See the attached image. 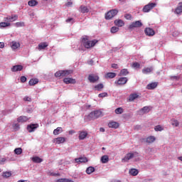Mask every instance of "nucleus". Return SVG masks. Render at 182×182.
Returning <instances> with one entry per match:
<instances>
[{
    "label": "nucleus",
    "instance_id": "nucleus-1",
    "mask_svg": "<svg viewBox=\"0 0 182 182\" xmlns=\"http://www.w3.org/2000/svg\"><path fill=\"white\" fill-rule=\"evenodd\" d=\"M98 41L95 39L92 41H88L87 37H83L82 38V43L84 45L85 48L87 49H90V48H93L96 43H97Z\"/></svg>",
    "mask_w": 182,
    "mask_h": 182
},
{
    "label": "nucleus",
    "instance_id": "nucleus-2",
    "mask_svg": "<svg viewBox=\"0 0 182 182\" xmlns=\"http://www.w3.org/2000/svg\"><path fill=\"white\" fill-rule=\"evenodd\" d=\"M99 117H102V111L100 110L91 112L88 116H87V119H88L89 121L95 120V119H99Z\"/></svg>",
    "mask_w": 182,
    "mask_h": 182
},
{
    "label": "nucleus",
    "instance_id": "nucleus-3",
    "mask_svg": "<svg viewBox=\"0 0 182 182\" xmlns=\"http://www.w3.org/2000/svg\"><path fill=\"white\" fill-rule=\"evenodd\" d=\"M72 73V70H59L57 71L55 73V77H65L66 76H69Z\"/></svg>",
    "mask_w": 182,
    "mask_h": 182
},
{
    "label": "nucleus",
    "instance_id": "nucleus-4",
    "mask_svg": "<svg viewBox=\"0 0 182 182\" xmlns=\"http://www.w3.org/2000/svg\"><path fill=\"white\" fill-rule=\"evenodd\" d=\"M117 14H119V10L117 9L110 10L107 14H105V19L107 20L112 19V18H114V16H116Z\"/></svg>",
    "mask_w": 182,
    "mask_h": 182
},
{
    "label": "nucleus",
    "instance_id": "nucleus-5",
    "mask_svg": "<svg viewBox=\"0 0 182 182\" xmlns=\"http://www.w3.org/2000/svg\"><path fill=\"white\" fill-rule=\"evenodd\" d=\"M135 157H139V153L133 152L127 154L124 159H122L123 162L129 161V160H132V159H134Z\"/></svg>",
    "mask_w": 182,
    "mask_h": 182
},
{
    "label": "nucleus",
    "instance_id": "nucleus-6",
    "mask_svg": "<svg viewBox=\"0 0 182 182\" xmlns=\"http://www.w3.org/2000/svg\"><path fill=\"white\" fill-rule=\"evenodd\" d=\"M156 6H157V4L156 3H149L144 6L142 11L144 13L150 12L151 9L156 8Z\"/></svg>",
    "mask_w": 182,
    "mask_h": 182
},
{
    "label": "nucleus",
    "instance_id": "nucleus-7",
    "mask_svg": "<svg viewBox=\"0 0 182 182\" xmlns=\"http://www.w3.org/2000/svg\"><path fill=\"white\" fill-rule=\"evenodd\" d=\"M141 26H143V23H141V21H136L129 26V29H134V28H141Z\"/></svg>",
    "mask_w": 182,
    "mask_h": 182
},
{
    "label": "nucleus",
    "instance_id": "nucleus-8",
    "mask_svg": "<svg viewBox=\"0 0 182 182\" xmlns=\"http://www.w3.org/2000/svg\"><path fill=\"white\" fill-rule=\"evenodd\" d=\"M38 127H39L38 124H31L27 126V130L28 133H33Z\"/></svg>",
    "mask_w": 182,
    "mask_h": 182
},
{
    "label": "nucleus",
    "instance_id": "nucleus-9",
    "mask_svg": "<svg viewBox=\"0 0 182 182\" xmlns=\"http://www.w3.org/2000/svg\"><path fill=\"white\" fill-rule=\"evenodd\" d=\"M144 33L146 36H154L156 35V32L151 28H146L144 29Z\"/></svg>",
    "mask_w": 182,
    "mask_h": 182
},
{
    "label": "nucleus",
    "instance_id": "nucleus-10",
    "mask_svg": "<svg viewBox=\"0 0 182 182\" xmlns=\"http://www.w3.org/2000/svg\"><path fill=\"white\" fill-rule=\"evenodd\" d=\"M88 80H90V83H96V82L99 80V76L94 74H90L88 76Z\"/></svg>",
    "mask_w": 182,
    "mask_h": 182
},
{
    "label": "nucleus",
    "instance_id": "nucleus-11",
    "mask_svg": "<svg viewBox=\"0 0 182 182\" xmlns=\"http://www.w3.org/2000/svg\"><path fill=\"white\" fill-rule=\"evenodd\" d=\"M66 141V138L65 137H58L54 139V142L56 143V144H62L63 143H65Z\"/></svg>",
    "mask_w": 182,
    "mask_h": 182
},
{
    "label": "nucleus",
    "instance_id": "nucleus-12",
    "mask_svg": "<svg viewBox=\"0 0 182 182\" xmlns=\"http://www.w3.org/2000/svg\"><path fill=\"white\" fill-rule=\"evenodd\" d=\"M129 80V79H127V77H120L118 81H117V83L118 85H126L127 83V81Z\"/></svg>",
    "mask_w": 182,
    "mask_h": 182
},
{
    "label": "nucleus",
    "instance_id": "nucleus-13",
    "mask_svg": "<svg viewBox=\"0 0 182 182\" xmlns=\"http://www.w3.org/2000/svg\"><path fill=\"white\" fill-rule=\"evenodd\" d=\"M144 141H145V143H149V144L151 143H154V141H156V137L150 136L146 139H144Z\"/></svg>",
    "mask_w": 182,
    "mask_h": 182
},
{
    "label": "nucleus",
    "instance_id": "nucleus-14",
    "mask_svg": "<svg viewBox=\"0 0 182 182\" xmlns=\"http://www.w3.org/2000/svg\"><path fill=\"white\" fill-rule=\"evenodd\" d=\"M22 69H23V66H22L21 65H17L13 66V68H11V71L12 72H21V70H22Z\"/></svg>",
    "mask_w": 182,
    "mask_h": 182
},
{
    "label": "nucleus",
    "instance_id": "nucleus-15",
    "mask_svg": "<svg viewBox=\"0 0 182 182\" xmlns=\"http://www.w3.org/2000/svg\"><path fill=\"white\" fill-rule=\"evenodd\" d=\"M153 70H154L153 67L144 68L142 69V73H144V75H148V73H151Z\"/></svg>",
    "mask_w": 182,
    "mask_h": 182
},
{
    "label": "nucleus",
    "instance_id": "nucleus-16",
    "mask_svg": "<svg viewBox=\"0 0 182 182\" xmlns=\"http://www.w3.org/2000/svg\"><path fill=\"white\" fill-rule=\"evenodd\" d=\"M108 127L111 129H117L119 127V123L112 121L108 124Z\"/></svg>",
    "mask_w": 182,
    "mask_h": 182
},
{
    "label": "nucleus",
    "instance_id": "nucleus-17",
    "mask_svg": "<svg viewBox=\"0 0 182 182\" xmlns=\"http://www.w3.org/2000/svg\"><path fill=\"white\" fill-rule=\"evenodd\" d=\"M157 82L149 83L146 85V89H148V90H153V89H156V87H157Z\"/></svg>",
    "mask_w": 182,
    "mask_h": 182
},
{
    "label": "nucleus",
    "instance_id": "nucleus-18",
    "mask_svg": "<svg viewBox=\"0 0 182 182\" xmlns=\"http://www.w3.org/2000/svg\"><path fill=\"white\" fill-rule=\"evenodd\" d=\"M63 82H64V83H65V85H69L70 83H72V84L76 83V80L75 79L69 78V77L68 78H64Z\"/></svg>",
    "mask_w": 182,
    "mask_h": 182
},
{
    "label": "nucleus",
    "instance_id": "nucleus-19",
    "mask_svg": "<svg viewBox=\"0 0 182 182\" xmlns=\"http://www.w3.org/2000/svg\"><path fill=\"white\" fill-rule=\"evenodd\" d=\"M28 120H29V118H28L26 116H20L17 119V122H18V123H23L25 122H28Z\"/></svg>",
    "mask_w": 182,
    "mask_h": 182
},
{
    "label": "nucleus",
    "instance_id": "nucleus-20",
    "mask_svg": "<svg viewBox=\"0 0 182 182\" xmlns=\"http://www.w3.org/2000/svg\"><path fill=\"white\" fill-rule=\"evenodd\" d=\"M19 46H21V44L16 41H13L11 43V49H13V50L18 49V48H19Z\"/></svg>",
    "mask_w": 182,
    "mask_h": 182
},
{
    "label": "nucleus",
    "instance_id": "nucleus-21",
    "mask_svg": "<svg viewBox=\"0 0 182 182\" xmlns=\"http://www.w3.org/2000/svg\"><path fill=\"white\" fill-rule=\"evenodd\" d=\"M5 19H6V21H8L9 22H14V21H16V19H18V15L7 16Z\"/></svg>",
    "mask_w": 182,
    "mask_h": 182
},
{
    "label": "nucleus",
    "instance_id": "nucleus-22",
    "mask_svg": "<svg viewBox=\"0 0 182 182\" xmlns=\"http://www.w3.org/2000/svg\"><path fill=\"white\" fill-rule=\"evenodd\" d=\"M76 163H87V158L80 157L75 159Z\"/></svg>",
    "mask_w": 182,
    "mask_h": 182
},
{
    "label": "nucleus",
    "instance_id": "nucleus-23",
    "mask_svg": "<svg viewBox=\"0 0 182 182\" xmlns=\"http://www.w3.org/2000/svg\"><path fill=\"white\" fill-rule=\"evenodd\" d=\"M48 44L46 42L41 43L38 44V50H42L43 49H45L46 48H48Z\"/></svg>",
    "mask_w": 182,
    "mask_h": 182
},
{
    "label": "nucleus",
    "instance_id": "nucleus-24",
    "mask_svg": "<svg viewBox=\"0 0 182 182\" xmlns=\"http://www.w3.org/2000/svg\"><path fill=\"white\" fill-rule=\"evenodd\" d=\"M80 12H81V14H87V12H89V9L87 6L82 5L80 7Z\"/></svg>",
    "mask_w": 182,
    "mask_h": 182
},
{
    "label": "nucleus",
    "instance_id": "nucleus-25",
    "mask_svg": "<svg viewBox=\"0 0 182 182\" xmlns=\"http://www.w3.org/2000/svg\"><path fill=\"white\" fill-rule=\"evenodd\" d=\"M139 98V95L137 93L131 94L129 97V102H133L136 99Z\"/></svg>",
    "mask_w": 182,
    "mask_h": 182
},
{
    "label": "nucleus",
    "instance_id": "nucleus-26",
    "mask_svg": "<svg viewBox=\"0 0 182 182\" xmlns=\"http://www.w3.org/2000/svg\"><path fill=\"white\" fill-rule=\"evenodd\" d=\"M87 137V133L86 132H80L79 139L85 140Z\"/></svg>",
    "mask_w": 182,
    "mask_h": 182
},
{
    "label": "nucleus",
    "instance_id": "nucleus-27",
    "mask_svg": "<svg viewBox=\"0 0 182 182\" xmlns=\"http://www.w3.org/2000/svg\"><path fill=\"white\" fill-rule=\"evenodd\" d=\"M129 173L131 176H136L139 174V170L136 168H131L129 169Z\"/></svg>",
    "mask_w": 182,
    "mask_h": 182
},
{
    "label": "nucleus",
    "instance_id": "nucleus-28",
    "mask_svg": "<svg viewBox=\"0 0 182 182\" xmlns=\"http://www.w3.org/2000/svg\"><path fill=\"white\" fill-rule=\"evenodd\" d=\"M114 24L116 25V26H124V21H123L122 19L115 20Z\"/></svg>",
    "mask_w": 182,
    "mask_h": 182
},
{
    "label": "nucleus",
    "instance_id": "nucleus-29",
    "mask_svg": "<svg viewBox=\"0 0 182 182\" xmlns=\"http://www.w3.org/2000/svg\"><path fill=\"white\" fill-rule=\"evenodd\" d=\"M181 12H182V3H179L178 6L175 10V14H176L177 15H180Z\"/></svg>",
    "mask_w": 182,
    "mask_h": 182
},
{
    "label": "nucleus",
    "instance_id": "nucleus-30",
    "mask_svg": "<svg viewBox=\"0 0 182 182\" xmlns=\"http://www.w3.org/2000/svg\"><path fill=\"white\" fill-rule=\"evenodd\" d=\"M106 79H113L116 77V73H108L105 75Z\"/></svg>",
    "mask_w": 182,
    "mask_h": 182
},
{
    "label": "nucleus",
    "instance_id": "nucleus-31",
    "mask_svg": "<svg viewBox=\"0 0 182 182\" xmlns=\"http://www.w3.org/2000/svg\"><path fill=\"white\" fill-rule=\"evenodd\" d=\"M32 161H33V163H42L43 159H41L39 156H34L32 158Z\"/></svg>",
    "mask_w": 182,
    "mask_h": 182
},
{
    "label": "nucleus",
    "instance_id": "nucleus-32",
    "mask_svg": "<svg viewBox=\"0 0 182 182\" xmlns=\"http://www.w3.org/2000/svg\"><path fill=\"white\" fill-rule=\"evenodd\" d=\"M62 132H63V129H62V127H57L55 129H54L53 134L56 136L60 133H62Z\"/></svg>",
    "mask_w": 182,
    "mask_h": 182
},
{
    "label": "nucleus",
    "instance_id": "nucleus-33",
    "mask_svg": "<svg viewBox=\"0 0 182 182\" xmlns=\"http://www.w3.org/2000/svg\"><path fill=\"white\" fill-rule=\"evenodd\" d=\"M39 82V80L38 79H31L29 81V85L30 86H35V85H36V83H38Z\"/></svg>",
    "mask_w": 182,
    "mask_h": 182
},
{
    "label": "nucleus",
    "instance_id": "nucleus-34",
    "mask_svg": "<svg viewBox=\"0 0 182 182\" xmlns=\"http://www.w3.org/2000/svg\"><path fill=\"white\" fill-rule=\"evenodd\" d=\"M129 75V70L127 69H122L119 73V76H127Z\"/></svg>",
    "mask_w": 182,
    "mask_h": 182
},
{
    "label": "nucleus",
    "instance_id": "nucleus-35",
    "mask_svg": "<svg viewBox=\"0 0 182 182\" xmlns=\"http://www.w3.org/2000/svg\"><path fill=\"white\" fill-rule=\"evenodd\" d=\"M101 161L104 164L109 161V156L107 155H104L101 157Z\"/></svg>",
    "mask_w": 182,
    "mask_h": 182
},
{
    "label": "nucleus",
    "instance_id": "nucleus-36",
    "mask_svg": "<svg viewBox=\"0 0 182 182\" xmlns=\"http://www.w3.org/2000/svg\"><path fill=\"white\" fill-rule=\"evenodd\" d=\"M104 87H105V86L102 83L98 84L95 86V90H98V92H100L102 90V89H103Z\"/></svg>",
    "mask_w": 182,
    "mask_h": 182
},
{
    "label": "nucleus",
    "instance_id": "nucleus-37",
    "mask_svg": "<svg viewBox=\"0 0 182 182\" xmlns=\"http://www.w3.org/2000/svg\"><path fill=\"white\" fill-rule=\"evenodd\" d=\"M95 171V167L90 166L86 169L87 174H92V173H94Z\"/></svg>",
    "mask_w": 182,
    "mask_h": 182
},
{
    "label": "nucleus",
    "instance_id": "nucleus-38",
    "mask_svg": "<svg viewBox=\"0 0 182 182\" xmlns=\"http://www.w3.org/2000/svg\"><path fill=\"white\" fill-rule=\"evenodd\" d=\"M28 4L29 6H36V5H38V1L36 0H31Z\"/></svg>",
    "mask_w": 182,
    "mask_h": 182
},
{
    "label": "nucleus",
    "instance_id": "nucleus-39",
    "mask_svg": "<svg viewBox=\"0 0 182 182\" xmlns=\"http://www.w3.org/2000/svg\"><path fill=\"white\" fill-rule=\"evenodd\" d=\"M171 122L172 126H174L175 127H178V126L180 124V122H178L177 121V119H173L171 120Z\"/></svg>",
    "mask_w": 182,
    "mask_h": 182
},
{
    "label": "nucleus",
    "instance_id": "nucleus-40",
    "mask_svg": "<svg viewBox=\"0 0 182 182\" xmlns=\"http://www.w3.org/2000/svg\"><path fill=\"white\" fill-rule=\"evenodd\" d=\"M11 176H12V172L11 171H6L3 173V177H4L5 178H8L11 177Z\"/></svg>",
    "mask_w": 182,
    "mask_h": 182
},
{
    "label": "nucleus",
    "instance_id": "nucleus-41",
    "mask_svg": "<svg viewBox=\"0 0 182 182\" xmlns=\"http://www.w3.org/2000/svg\"><path fill=\"white\" fill-rule=\"evenodd\" d=\"M155 132H163L164 130V128L161 127V125H157L154 128Z\"/></svg>",
    "mask_w": 182,
    "mask_h": 182
},
{
    "label": "nucleus",
    "instance_id": "nucleus-42",
    "mask_svg": "<svg viewBox=\"0 0 182 182\" xmlns=\"http://www.w3.org/2000/svg\"><path fill=\"white\" fill-rule=\"evenodd\" d=\"M6 26H11V23L6 22L0 23V28H6Z\"/></svg>",
    "mask_w": 182,
    "mask_h": 182
},
{
    "label": "nucleus",
    "instance_id": "nucleus-43",
    "mask_svg": "<svg viewBox=\"0 0 182 182\" xmlns=\"http://www.w3.org/2000/svg\"><path fill=\"white\" fill-rule=\"evenodd\" d=\"M15 154L19 156V154H22V148H16L14 149Z\"/></svg>",
    "mask_w": 182,
    "mask_h": 182
},
{
    "label": "nucleus",
    "instance_id": "nucleus-44",
    "mask_svg": "<svg viewBox=\"0 0 182 182\" xmlns=\"http://www.w3.org/2000/svg\"><path fill=\"white\" fill-rule=\"evenodd\" d=\"M123 112H124V109L122 107H118L115 109L116 114H122Z\"/></svg>",
    "mask_w": 182,
    "mask_h": 182
},
{
    "label": "nucleus",
    "instance_id": "nucleus-45",
    "mask_svg": "<svg viewBox=\"0 0 182 182\" xmlns=\"http://www.w3.org/2000/svg\"><path fill=\"white\" fill-rule=\"evenodd\" d=\"M56 182H73V181L68 178H60L57 180Z\"/></svg>",
    "mask_w": 182,
    "mask_h": 182
},
{
    "label": "nucleus",
    "instance_id": "nucleus-46",
    "mask_svg": "<svg viewBox=\"0 0 182 182\" xmlns=\"http://www.w3.org/2000/svg\"><path fill=\"white\" fill-rule=\"evenodd\" d=\"M141 112H143V113H149V112H150V108L149 107H144L141 108Z\"/></svg>",
    "mask_w": 182,
    "mask_h": 182
},
{
    "label": "nucleus",
    "instance_id": "nucleus-47",
    "mask_svg": "<svg viewBox=\"0 0 182 182\" xmlns=\"http://www.w3.org/2000/svg\"><path fill=\"white\" fill-rule=\"evenodd\" d=\"M116 32H119V28L116 26H113L111 28V33H116Z\"/></svg>",
    "mask_w": 182,
    "mask_h": 182
},
{
    "label": "nucleus",
    "instance_id": "nucleus-48",
    "mask_svg": "<svg viewBox=\"0 0 182 182\" xmlns=\"http://www.w3.org/2000/svg\"><path fill=\"white\" fill-rule=\"evenodd\" d=\"M13 128L17 132V130H18L20 129L19 127V124L16 123V124H13Z\"/></svg>",
    "mask_w": 182,
    "mask_h": 182
},
{
    "label": "nucleus",
    "instance_id": "nucleus-49",
    "mask_svg": "<svg viewBox=\"0 0 182 182\" xmlns=\"http://www.w3.org/2000/svg\"><path fill=\"white\" fill-rule=\"evenodd\" d=\"M65 22L67 23H75V19H73V18H68Z\"/></svg>",
    "mask_w": 182,
    "mask_h": 182
},
{
    "label": "nucleus",
    "instance_id": "nucleus-50",
    "mask_svg": "<svg viewBox=\"0 0 182 182\" xmlns=\"http://www.w3.org/2000/svg\"><path fill=\"white\" fill-rule=\"evenodd\" d=\"M132 68L134 69H139V68H140V64L139 63H134L132 64Z\"/></svg>",
    "mask_w": 182,
    "mask_h": 182
},
{
    "label": "nucleus",
    "instance_id": "nucleus-51",
    "mask_svg": "<svg viewBox=\"0 0 182 182\" xmlns=\"http://www.w3.org/2000/svg\"><path fill=\"white\" fill-rule=\"evenodd\" d=\"M98 97H107V92H102L99 94Z\"/></svg>",
    "mask_w": 182,
    "mask_h": 182
},
{
    "label": "nucleus",
    "instance_id": "nucleus-52",
    "mask_svg": "<svg viewBox=\"0 0 182 182\" xmlns=\"http://www.w3.org/2000/svg\"><path fill=\"white\" fill-rule=\"evenodd\" d=\"M16 26L19 28L20 26H25V23L23 22H17L16 23Z\"/></svg>",
    "mask_w": 182,
    "mask_h": 182
},
{
    "label": "nucleus",
    "instance_id": "nucleus-53",
    "mask_svg": "<svg viewBox=\"0 0 182 182\" xmlns=\"http://www.w3.org/2000/svg\"><path fill=\"white\" fill-rule=\"evenodd\" d=\"M124 18H125V19H127V20H129V21L132 20V16H131V14H125V15H124Z\"/></svg>",
    "mask_w": 182,
    "mask_h": 182
},
{
    "label": "nucleus",
    "instance_id": "nucleus-54",
    "mask_svg": "<svg viewBox=\"0 0 182 182\" xmlns=\"http://www.w3.org/2000/svg\"><path fill=\"white\" fill-rule=\"evenodd\" d=\"M6 161V159H5V158H0V164H5Z\"/></svg>",
    "mask_w": 182,
    "mask_h": 182
},
{
    "label": "nucleus",
    "instance_id": "nucleus-55",
    "mask_svg": "<svg viewBox=\"0 0 182 182\" xmlns=\"http://www.w3.org/2000/svg\"><path fill=\"white\" fill-rule=\"evenodd\" d=\"M10 112H11V110H4L2 112V114H4V116H6V114H9Z\"/></svg>",
    "mask_w": 182,
    "mask_h": 182
},
{
    "label": "nucleus",
    "instance_id": "nucleus-56",
    "mask_svg": "<svg viewBox=\"0 0 182 182\" xmlns=\"http://www.w3.org/2000/svg\"><path fill=\"white\" fill-rule=\"evenodd\" d=\"M180 79V77L179 76H172L171 77V80H178Z\"/></svg>",
    "mask_w": 182,
    "mask_h": 182
},
{
    "label": "nucleus",
    "instance_id": "nucleus-57",
    "mask_svg": "<svg viewBox=\"0 0 182 182\" xmlns=\"http://www.w3.org/2000/svg\"><path fill=\"white\" fill-rule=\"evenodd\" d=\"M21 82H22V83H25V82H26V77L21 76Z\"/></svg>",
    "mask_w": 182,
    "mask_h": 182
},
{
    "label": "nucleus",
    "instance_id": "nucleus-58",
    "mask_svg": "<svg viewBox=\"0 0 182 182\" xmlns=\"http://www.w3.org/2000/svg\"><path fill=\"white\" fill-rule=\"evenodd\" d=\"M4 48H5V43L0 42V48L4 49Z\"/></svg>",
    "mask_w": 182,
    "mask_h": 182
},
{
    "label": "nucleus",
    "instance_id": "nucleus-59",
    "mask_svg": "<svg viewBox=\"0 0 182 182\" xmlns=\"http://www.w3.org/2000/svg\"><path fill=\"white\" fill-rule=\"evenodd\" d=\"M50 176L56 177V176H60V174L52 172V173H50Z\"/></svg>",
    "mask_w": 182,
    "mask_h": 182
},
{
    "label": "nucleus",
    "instance_id": "nucleus-60",
    "mask_svg": "<svg viewBox=\"0 0 182 182\" xmlns=\"http://www.w3.org/2000/svg\"><path fill=\"white\" fill-rule=\"evenodd\" d=\"M112 68H113L114 69H117L119 67H118L117 64L114 63L112 65Z\"/></svg>",
    "mask_w": 182,
    "mask_h": 182
},
{
    "label": "nucleus",
    "instance_id": "nucleus-61",
    "mask_svg": "<svg viewBox=\"0 0 182 182\" xmlns=\"http://www.w3.org/2000/svg\"><path fill=\"white\" fill-rule=\"evenodd\" d=\"M24 100L25 102H31V98H29V97H24Z\"/></svg>",
    "mask_w": 182,
    "mask_h": 182
},
{
    "label": "nucleus",
    "instance_id": "nucleus-62",
    "mask_svg": "<svg viewBox=\"0 0 182 182\" xmlns=\"http://www.w3.org/2000/svg\"><path fill=\"white\" fill-rule=\"evenodd\" d=\"M100 132H101L102 133H105V128L103 127L100 128Z\"/></svg>",
    "mask_w": 182,
    "mask_h": 182
},
{
    "label": "nucleus",
    "instance_id": "nucleus-63",
    "mask_svg": "<svg viewBox=\"0 0 182 182\" xmlns=\"http://www.w3.org/2000/svg\"><path fill=\"white\" fill-rule=\"evenodd\" d=\"M72 2H70V1H68V3H67V6H70V5H72Z\"/></svg>",
    "mask_w": 182,
    "mask_h": 182
},
{
    "label": "nucleus",
    "instance_id": "nucleus-64",
    "mask_svg": "<svg viewBox=\"0 0 182 182\" xmlns=\"http://www.w3.org/2000/svg\"><path fill=\"white\" fill-rule=\"evenodd\" d=\"M88 63H89V65H93V61L91 60H90V62Z\"/></svg>",
    "mask_w": 182,
    "mask_h": 182
}]
</instances>
